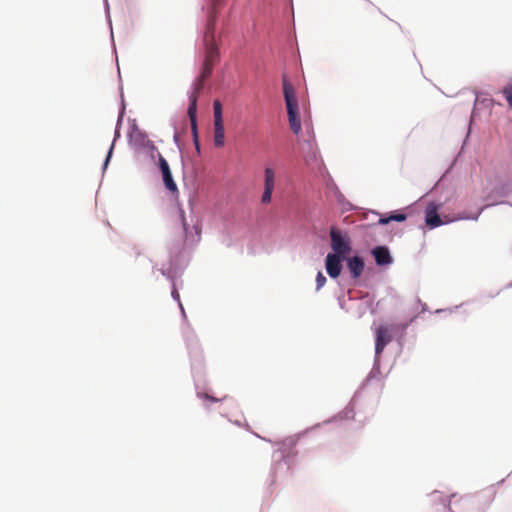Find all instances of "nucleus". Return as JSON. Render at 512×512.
<instances>
[{
	"instance_id": "nucleus-15",
	"label": "nucleus",
	"mask_w": 512,
	"mask_h": 512,
	"mask_svg": "<svg viewBox=\"0 0 512 512\" xmlns=\"http://www.w3.org/2000/svg\"><path fill=\"white\" fill-rule=\"evenodd\" d=\"M503 94L510 106H512V84L507 85L503 89Z\"/></svg>"
},
{
	"instance_id": "nucleus-5",
	"label": "nucleus",
	"mask_w": 512,
	"mask_h": 512,
	"mask_svg": "<svg viewBox=\"0 0 512 512\" xmlns=\"http://www.w3.org/2000/svg\"><path fill=\"white\" fill-rule=\"evenodd\" d=\"M157 158H158V166H159V169L162 174L165 188L172 194H177L178 188L173 179V176H172V173H171V170H170L167 160L159 152H157Z\"/></svg>"
},
{
	"instance_id": "nucleus-7",
	"label": "nucleus",
	"mask_w": 512,
	"mask_h": 512,
	"mask_svg": "<svg viewBox=\"0 0 512 512\" xmlns=\"http://www.w3.org/2000/svg\"><path fill=\"white\" fill-rule=\"evenodd\" d=\"M392 340V326L381 325L376 330L375 352L379 355Z\"/></svg>"
},
{
	"instance_id": "nucleus-2",
	"label": "nucleus",
	"mask_w": 512,
	"mask_h": 512,
	"mask_svg": "<svg viewBox=\"0 0 512 512\" xmlns=\"http://www.w3.org/2000/svg\"><path fill=\"white\" fill-rule=\"evenodd\" d=\"M283 94L287 107L290 128L295 134H299L302 130V126L298 116V101L294 87L286 77H283Z\"/></svg>"
},
{
	"instance_id": "nucleus-3",
	"label": "nucleus",
	"mask_w": 512,
	"mask_h": 512,
	"mask_svg": "<svg viewBox=\"0 0 512 512\" xmlns=\"http://www.w3.org/2000/svg\"><path fill=\"white\" fill-rule=\"evenodd\" d=\"M331 248L333 255L346 258L351 252V241L347 234L343 233L336 227L330 229Z\"/></svg>"
},
{
	"instance_id": "nucleus-8",
	"label": "nucleus",
	"mask_w": 512,
	"mask_h": 512,
	"mask_svg": "<svg viewBox=\"0 0 512 512\" xmlns=\"http://www.w3.org/2000/svg\"><path fill=\"white\" fill-rule=\"evenodd\" d=\"M344 259V257L333 255L331 253L326 256V271L331 278H337L340 275L342 270V260Z\"/></svg>"
},
{
	"instance_id": "nucleus-19",
	"label": "nucleus",
	"mask_w": 512,
	"mask_h": 512,
	"mask_svg": "<svg viewBox=\"0 0 512 512\" xmlns=\"http://www.w3.org/2000/svg\"><path fill=\"white\" fill-rule=\"evenodd\" d=\"M113 147H114V144H112V145L110 146V149H109V151H108V155H107L106 160H105V166L108 164V161H109V159H110V157H111V155H112Z\"/></svg>"
},
{
	"instance_id": "nucleus-4",
	"label": "nucleus",
	"mask_w": 512,
	"mask_h": 512,
	"mask_svg": "<svg viewBox=\"0 0 512 512\" xmlns=\"http://www.w3.org/2000/svg\"><path fill=\"white\" fill-rule=\"evenodd\" d=\"M214 114V144L222 147L225 144L224 123L222 118V104L219 100L213 102Z\"/></svg>"
},
{
	"instance_id": "nucleus-10",
	"label": "nucleus",
	"mask_w": 512,
	"mask_h": 512,
	"mask_svg": "<svg viewBox=\"0 0 512 512\" xmlns=\"http://www.w3.org/2000/svg\"><path fill=\"white\" fill-rule=\"evenodd\" d=\"M188 116L191 122V128L194 135V140L196 147H198V140H197V120H196V113H197V98L195 96H189V106H188Z\"/></svg>"
},
{
	"instance_id": "nucleus-1",
	"label": "nucleus",
	"mask_w": 512,
	"mask_h": 512,
	"mask_svg": "<svg viewBox=\"0 0 512 512\" xmlns=\"http://www.w3.org/2000/svg\"><path fill=\"white\" fill-rule=\"evenodd\" d=\"M216 11H212L207 23L206 38L210 35L211 41L207 42L205 50V58L202 66L201 73L203 77H210L215 63L219 60V51L213 42V31L215 26Z\"/></svg>"
},
{
	"instance_id": "nucleus-14",
	"label": "nucleus",
	"mask_w": 512,
	"mask_h": 512,
	"mask_svg": "<svg viewBox=\"0 0 512 512\" xmlns=\"http://www.w3.org/2000/svg\"><path fill=\"white\" fill-rule=\"evenodd\" d=\"M208 78L209 77H203V73H200V75L198 76V78L195 80V82L193 84V90H192V93L190 94V96H195L198 99V96L204 87V82Z\"/></svg>"
},
{
	"instance_id": "nucleus-18",
	"label": "nucleus",
	"mask_w": 512,
	"mask_h": 512,
	"mask_svg": "<svg viewBox=\"0 0 512 512\" xmlns=\"http://www.w3.org/2000/svg\"><path fill=\"white\" fill-rule=\"evenodd\" d=\"M223 0H212V11H216L217 7L221 4Z\"/></svg>"
},
{
	"instance_id": "nucleus-9",
	"label": "nucleus",
	"mask_w": 512,
	"mask_h": 512,
	"mask_svg": "<svg viewBox=\"0 0 512 512\" xmlns=\"http://www.w3.org/2000/svg\"><path fill=\"white\" fill-rule=\"evenodd\" d=\"M450 220L443 221L438 214V206L430 203L425 210V222L430 228H436L443 223H448Z\"/></svg>"
},
{
	"instance_id": "nucleus-16",
	"label": "nucleus",
	"mask_w": 512,
	"mask_h": 512,
	"mask_svg": "<svg viewBox=\"0 0 512 512\" xmlns=\"http://www.w3.org/2000/svg\"><path fill=\"white\" fill-rule=\"evenodd\" d=\"M326 283V277L323 275L322 272H318L316 276V286L317 290L321 289Z\"/></svg>"
},
{
	"instance_id": "nucleus-12",
	"label": "nucleus",
	"mask_w": 512,
	"mask_h": 512,
	"mask_svg": "<svg viewBox=\"0 0 512 512\" xmlns=\"http://www.w3.org/2000/svg\"><path fill=\"white\" fill-rule=\"evenodd\" d=\"M364 261L359 256L350 257L347 259V267L354 279L361 276L364 271Z\"/></svg>"
},
{
	"instance_id": "nucleus-13",
	"label": "nucleus",
	"mask_w": 512,
	"mask_h": 512,
	"mask_svg": "<svg viewBox=\"0 0 512 512\" xmlns=\"http://www.w3.org/2000/svg\"><path fill=\"white\" fill-rule=\"evenodd\" d=\"M407 219L406 214L401 212H392L388 217H381L378 220L379 225H386L391 221L403 222Z\"/></svg>"
},
{
	"instance_id": "nucleus-6",
	"label": "nucleus",
	"mask_w": 512,
	"mask_h": 512,
	"mask_svg": "<svg viewBox=\"0 0 512 512\" xmlns=\"http://www.w3.org/2000/svg\"><path fill=\"white\" fill-rule=\"evenodd\" d=\"M275 177V171L272 168L266 167L264 169V191L261 196L262 204H269L271 202L275 186Z\"/></svg>"
},
{
	"instance_id": "nucleus-17",
	"label": "nucleus",
	"mask_w": 512,
	"mask_h": 512,
	"mask_svg": "<svg viewBox=\"0 0 512 512\" xmlns=\"http://www.w3.org/2000/svg\"><path fill=\"white\" fill-rule=\"evenodd\" d=\"M145 147L151 151V158L152 159H155L157 157V155L155 154L157 152V148L156 146L154 145V143L150 140H147V142L145 143Z\"/></svg>"
},
{
	"instance_id": "nucleus-11",
	"label": "nucleus",
	"mask_w": 512,
	"mask_h": 512,
	"mask_svg": "<svg viewBox=\"0 0 512 512\" xmlns=\"http://www.w3.org/2000/svg\"><path fill=\"white\" fill-rule=\"evenodd\" d=\"M372 255L375 258L377 265H389L392 263L393 259L390 255V252L385 246H378L372 250Z\"/></svg>"
}]
</instances>
